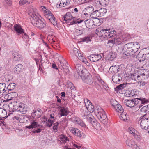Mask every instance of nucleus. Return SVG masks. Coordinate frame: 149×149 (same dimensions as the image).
I'll return each mask as SVG.
<instances>
[{
	"instance_id": "f704fd0d",
	"label": "nucleus",
	"mask_w": 149,
	"mask_h": 149,
	"mask_svg": "<svg viewBox=\"0 0 149 149\" xmlns=\"http://www.w3.org/2000/svg\"><path fill=\"white\" fill-rule=\"evenodd\" d=\"M114 108L117 112L120 113H123L124 111L123 108L119 103L115 106Z\"/></svg>"
},
{
	"instance_id": "ea45409f",
	"label": "nucleus",
	"mask_w": 149,
	"mask_h": 149,
	"mask_svg": "<svg viewBox=\"0 0 149 149\" xmlns=\"http://www.w3.org/2000/svg\"><path fill=\"white\" fill-rule=\"evenodd\" d=\"M99 1L102 7H105L108 5L109 2V0H99Z\"/></svg>"
},
{
	"instance_id": "4d7b16f0",
	"label": "nucleus",
	"mask_w": 149,
	"mask_h": 149,
	"mask_svg": "<svg viewBox=\"0 0 149 149\" xmlns=\"http://www.w3.org/2000/svg\"><path fill=\"white\" fill-rule=\"evenodd\" d=\"M111 39L109 40L107 42V44H111L112 46L115 45V41H114V39H113V37H111Z\"/></svg>"
},
{
	"instance_id": "72a5a7b5",
	"label": "nucleus",
	"mask_w": 149,
	"mask_h": 149,
	"mask_svg": "<svg viewBox=\"0 0 149 149\" xmlns=\"http://www.w3.org/2000/svg\"><path fill=\"white\" fill-rule=\"evenodd\" d=\"M48 19L51 23L54 26H56L57 23L55 18L53 15L51 16V17L48 18Z\"/></svg>"
},
{
	"instance_id": "f8f14e48",
	"label": "nucleus",
	"mask_w": 149,
	"mask_h": 149,
	"mask_svg": "<svg viewBox=\"0 0 149 149\" xmlns=\"http://www.w3.org/2000/svg\"><path fill=\"white\" fill-rule=\"evenodd\" d=\"M59 62L61 66V70L64 72V73L68 74L69 72L68 69V64L66 61L63 60L62 62L59 60Z\"/></svg>"
},
{
	"instance_id": "a18cd8bd",
	"label": "nucleus",
	"mask_w": 149,
	"mask_h": 149,
	"mask_svg": "<svg viewBox=\"0 0 149 149\" xmlns=\"http://www.w3.org/2000/svg\"><path fill=\"white\" fill-rule=\"evenodd\" d=\"M76 121L79 125L83 127H86V125L82 120L77 119L76 120Z\"/></svg>"
},
{
	"instance_id": "b1692460",
	"label": "nucleus",
	"mask_w": 149,
	"mask_h": 149,
	"mask_svg": "<svg viewBox=\"0 0 149 149\" xmlns=\"http://www.w3.org/2000/svg\"><path fill=\"white\" fill-rule=\"evenodd\" d=\"M126 84H127L123 83L119 85L115 88V90L117 91V92H118L120 93H122V90L123 89L124 90L125 88V87L126 86Z\"/></svg>"
},
{
	"instance_id": "ddd939ff",
	"label": "nucleus",
	"mask_w": 149,
	"mask_h": 149,
	"mask_svg": "<svg viewBox=\"0 0 149 149\" xmlns=\"http://www.w3.org/2000/svg\"><path fill=\"white\" fill-rule=\"evenodd\" d=\"M89 57L91 61L95 62L100 60L102 58V56L100 54H91Z\"/></svg>"
},
{
	"instance_id": "cd10ccee",
	"label": "nucleus",
	"mask_w": 149,
	"mask_h": 149,
	"mask_svg": "<svg viewBox=\"0 0 149 149\" xmlns=\"http://www.w3.org/2000/svg\"><path fill=\"white\" fill-rule=\"evenodd\" d=\"M81 13V10L80 8L79 7H78L77 8H75L72 9V14L74 13L75 16L77 17H78L79 15H80Z\"/></svg>"
},
{
	"instance_id": "3c124183",
	"label": "nucleus",
	"mask_w": 149,
	"mask_h": 149,
	"mask_svg": "<svg viewBox=\"0 0 149 149\" xmlns=\"http://www.w3.org/2000/svg\"><path fill=\"white\" fill-rule=\"evenodd\" d=\"M79 59L84 62L85 63L87 64V63H88V62L87 61V60L86 58H84L82 55V56H81L79 57Z\"/></svg>"
},
{
	"instance_id": "aec40b11",
	"label": "nucleus",
	"mask_w": 149,
	"mask_h": 149,
	"mask_svg": "<svg viewBox=\"0 0 149 149\" xmlns=\"http://www.w3.org/2000/svg\"><path fill=\"white\" fill-rule=\"evenodd\" d=\"M6 95V97H7L8 100H12L13 98L17 97L18 96L17 93L15 92H12Z\"/></svg>"
},
{
	"instance_id": "5fc2aeb1",
	"label": "nucleus",
	"mask_w": 149,
	"mask_h": 149,
	"mask_svg": "<svg viewBox=\"0 0 149 149\" xmlns=\"http://www.w3.org/2000/svg\"><path fill=\"white\" fill-rule=\"evenodd\" d=\"M76 136L81 138L84 137L85 136V135L82 133L81 132H80L79 130L77 132H76V133L75 134Z\"/></svg>"
},
{
	"instance_id": "6ab92c4d",
	"label": "nucleus",
	"mask_w": 149,
	"mask_h": 149,
	"mask_svg": "<svg viewBox=\"0 0 149 149\" xmlns=\"http://www.w3.org/2000/svg\"><path fill=\"white\" fill-rule=\"evenodd\" d=\"M12 55L13 60L14 61H19L22 60L21 55L17 52H14Z\"/></svg>"
},
{
	"instance_id": "864d4df0",
	"label": "nucleus",
	"mask_w": 149,
	"mask_h": 149,
	"mask_svg": "<svg viewBox=\"0 0 149 149\" xmlns=\"http://www.w3.org/2000/svg\"><path fill=\"white\" fill-rule=\"evenodd\" d=\"M120 119L123 120H127V117L126 114L125 113H123L120 115Z\"/></svg>"
},
{
	"instance_id": "7c9ffc66",
	"label": "nucleus",
	"mask_w": 149,
	"mask_h": 149,
	"mask_svg": "<svg viewBox=\"0 0 149 149\" xmlns=\"http://www.w3.org/2000/svg\"><path fill=\"white\" fill-rule=\"evenodd\" d=\"M68 109L67 108H64L63 109H61V110H60L59 115L60 117L66 116L68 115Z\"/></svg>"
},
{
	"instance_id": "4468645a",
	"label": "nucleus",
	"mask_w": 149,
	"mask_h": 149,
	"mask_svg": "<svg viewBox=\"0 0 149 149\" xmlns=\"http://www.w3.org/2000/svg\"><path fill=\"white\" fill-rule=\"evenodd\" d=\"M129 132L133 135L134 137L137 140H141V137L140 136H136L137 132L134 128L132 127H130L128 129Z\"/></svg>"
},
{
	"instance_id": "a19ab883",
	"label": "nucleus",
	"mask_w": 149,
	"mask_h": 149,
	"mask_svg": "<svg viewBox=\"0 0 149 149\" xmlns=\"http://www.w3.org/2000/svg\"><path fill=\"white\" fill-rule=\"evenodd\" d=\"M142 113H145L147 111L149 112V105H146L140 109Z\"/></svg>"
},
{
	"instance_id": "7ed1b4c3",
	"label": "nucleus",
	"mask_w": 149,
	"mask_h": 149,
	"mask_svg": "<svg viewBox=\"0 0 149 149\" xmlns=\"http://www.w3.org/2000/svg\"><path fill=\"white\" fill-rule=\"evenodd\" d=\"M149 101V100L146 99L145 98H134L130 100H126L124 103L126 106L131 108L137 105L140 108L141 107V104L147 103Z\"/></svg>"
},
{
	"instance_id": "e2e57ef3",
	"label": "nucleus",
	"mask_w": 149,
	"mask_h": 149,
	"mask_svg": "<svg viewBox=\"0 0 149 149\" xmlns=\"http://www.w3.org/2000/svg\"><path fill=\"white\" fill-rule=\"evenodd\" d=\"M95 118L94 117L91 115V116H90L87 119V120L89 121V122L91 124V122H93V121L94 120Z\"/></svg>"
},
{
	"instance_id": "13d9d810",
	"label": "nucleus",
	"mask_w": 149,
	"mask_h": 149,
	"mask_svg": "<svg viewBox=\"0 0 149 149\" xmlns=\"http://www.w3.org/2000/svg\"><path fill=\"white\" fill-rule=\"evenodd\" d=\"M58 122L54 124L53 126V131L56 132L57 131L58 126Z\"/></svg>"
},
{
	"instance_id": "1a4fd4ad",
	"label": "nucleus",
	"mask_w": 149,
	"mask_h": 149,
	"mask_svg": "<svg viewBox=\"0 0 149 149\" xmlns=\"http://www.w3.org/2000/svg\"><path fill=\"white\" fill-rule=\"evenodd\" d=\"M147 114H146L140 117V118L141 119L140 122V126L142 129L146 130L149 129V123L148 120L146 118Z\"/></svg>"
},
{
	"instance_id": "603ef678",
	"label": "nucleus",
	"mask_w": 149,
	"mask_h": 149,
	"mask_svg": "<svg viewBox=\"0 0 149 149\" xmlns=\"http://www.w3.org/2000/svg\"><path fill=\"white\" fill-rule=\"evenodd\" d=\"M54 122V121L53 120H51L50 118H49L47 121V126L49 127H51L52 126L53 123Z\"/></svg>"
},
{
	"instance_id": "393cba45",
	"label": "nucleus",
	"mask_w": 149,
	"mask_h": 149,
	"mask_svg": "<svg viewBox=\"0 0 149 149\" xmlns=\"http://www.w3.org/2000/svg\"><path fill=\"white\" fill-rule=\"evenodd\" d=\"M6 84L4 83H0V94L2 93L3 95H5L7 93V90H5Z\"/></svg>"
},
{
	"instance_id": "774afa93",
	"label": "nucleus",
	"mask_w": 149,
	"mask_h": 149,
	"mask_svg": "<svg viewBox=\"0 0 149 149\" xmlns=\"http://www.w3.org/2000/svg\"><path fill=\"white\" fill-rule=\"evenodd\" d=\"M144 58H145V59H149V54H148L147 53H146V52H144Z\"/></svg>"
},
{
	"instance_id": "a878e982",
	"label": "nucleus",
	"mask_w": 149,
	"mask_h": 149,
	"mask_svg": "<svg viewBox=\"0 0 149 149\" xmlns=\"http://www.w3.org/2000/svg\"><path fill=\"white\" fill-rule=\"evenodd\" d=\"M75 17H74L70 13L67 12L63 16L64 20L65 21H69Z\"/></svg>"
},
{
	"instance_id": "c756f323",
	"label": "nucleus",
	"mask_w": 149,
	"mask_h": 149,
	"mask_svg": "<svg viewBox=\"0 0 149 149\" xmlns=\"http://www.w3.org/2000/svg\"><path fill=\"white\" fill-rule=\"evenodd\" d=\"M137 58H138L140 62L144 61L145 60L144 53L142 51H140L137 55Z\"/></svg>"
},
{
	"instance_id": "bb28decb",
	"label": "nucleus",
	"mask_w": 149,
	"mask_h": 149,
	"mask_svg": "<svg viewBox=\"0 0 149 149\" xmlns=\"http://www.w3.org/2000/svg\"><path fill=\"white\" fill-rule=\"evenodd\" d=\"M122 79V77L118 75H113L112 77V80L115 83H119Z\"/></svg>"
},
{
	"instance_id": "423d86ee",
	"label": "nucleus",
	"mask_w": 149,
	"mask_h": 149,
	"mask_svg": "<svg viewBox=\"0 0 149 149\" xmlns=\"http://www.w3.org/2000/svg\"><path fill=\"white\" fill-rule=\"evenodd\" d=\"M14 30L16 31L18 35L22 34V38L26 42L29 41V37L28 36L26 33L24 32L23 29L20 26L17 24L15 25L14 26Z\"/></svg>"
},
{
	"instance_id": "e433bc0d",
	"label": "nucleus",
	"mask_w": 149,
	"mask_h": 149,
	"mask_svg": "<svg viewBox=\"0 0 149 149\" xmlns=\"http://www.w3.org/2000/svg\"><path fill=\"white\" fill-rule=\"evenodd\" d=\"M23 68V65L21 64H18L15 66V67L14 71L16 73H18L20 72L21 70Z\"/></svg>"
},
{
	"instance_id": "0e129e2a",
	"label": "nucleus",
	"mask_w": 149,
	"mask_h": 149,
	"mask_svg": "<svg viewBox=\"0 0 149 149\" xmlns=\"http://www.w3.org/2000/svg\"><path fill=\"white\" fill-rule=\"evenodd\" d=\"M52 36L49 35L48 36V38L49 39V42H51V43L52 44L53 43H54L55 42V41L54 40H52V38L51 39Z\"/></svg>"
},
{
	"instance_id": "a211bd4d",
	"label": "nucleus",
	"mask_w": 149,
	"mask_h": 149,
	"mask_svg": "<svg viewBox=\"0 0 149 149\" xmlns=\"http://www.w3.org/2000/svg\"><path fill=\"white\" fill-rule=\"evenodd\" d=\"M96 31L97 32V34H98V33H102V36L103 35V34H104L107 37V38L108 36H110V35H111V34H110L109 32V29H104L100 30V29H98L96 30Z\"/></svg>"
},
{
	"instance_id": "4be33fe9",
	"label": "nucleus",
	"mask_w": 149,
	"mask_h": 149,
	"mask_svg": "<svg viewBox=\"0 0 149 149\" xmlns=\"http://www.w3.org/2000/svg\"><path fill=\"white\" fill-rule=\"evenodd\" d=\"M130 43L132 45V48L133 52H134V53L136 52L137 49L140 47V45L139 43L137 42H131Z\"/></svg>"
},
{
	"instance_id": "c85d7f7f",
	"label": "nucleus",
	"mask_w": 149,
	"mask_h": 149,
	"mask_svg": "<svg viewBox=\"0 0 149 149\" xmlns=\"http://www.w3.org/2000/svg\"><path fill=\"white\" fill-rule=\"evenodd\" d=\"M84 23L87 28L91 27L94 24V21L92 19H89L84 21Z\"/></svg>"
},
{
	"instance_id": "f03ea898",
	"label": "nucleus",
	"mask_w": 149,
	"mask_h": 149,
	"mask_svg": "<svg viewBox=\"0 0 149 149\" xmlns=\"http://www.w3.org/2000/svg\"><path fill=\"white\" fill-rule=\"evenodd\" d=\"M9 111L14 112L16 110L19 111L23 114H25L27 112L26 108L24 105L18 101H16L11 102L9 105Z\"/></svg>"
},
{
	"instance_id": "37998d69",
	"label": "nucleus",
	"mask_w": 149,
	"mask_h": 149,
	"mask_svg": "<svg viewBox=\"0 0 149 149\" xmlns=\"http://www.w3.org/2000/svg\"><path fill=\"white\" fill-rule=\"evenodd\" d=\"M60 136L61 140L63 143H65L67 141H69L68 138L65 136L62 135Z\"/></svg>"
},
{
	"instance_id": "5701e85b",
	"label": "nucleus",
	"mask_w": 149,
	"mask_h": 149,
	"mask_svg": "<svg viewBox=\"0 0 149 149\" xmlns=\"http://www.w3.org/2000/svg\"><path fill=\"white\" fill-rule=\"evenodd\" d=\"M91 116V114L89 113V111L87 109L83 110L81 113V116L83 119H86L90 116Z\"/></svg>"
},
{
	"instance_id": "f257e3e1",
	"label": "nucleus",
	"mask_w": 149,
	"mask_h": 149,
	"mask_svg": "<svg viewBox=\"0 0 149 149\" xmlns=\"http://www.w3.org/2000/svg\"><path fill=\"white\" fill-rule=\"evenodd\" d=\"M28 13L32 19L31 23L35 26L40 29L44 28L46 26L45 21L37 13L36 9H31Z\"/></svg>"
},
{
	"instance_id": "412c9836",
	"label": "nucleus",
	"mask_w": 149,
	"mask_h": 149,
	"mask_svg": "<svg viewBox=\"0 0 149 149\" xmlns=\"http://www.w3.org/2000/svg\"><path fill=\"white\" fill-rule=\"evenodd\" d=\"M119 66L118 65H114L110 67L109 69V72L113 74L117 73L119 71Z\"/></svg>"
},
{
	"instance_id": "69168bd1",
	"label": "nucleus",
	"mask_w": 149,
	"mask_h": 149,
	"mask_svg": "<svg viewBox=\"0 0 149 149\" xmlns=\"http://www.w3.org/2000/svg\"><path fill=\"white\" fill-rule=\"evenodd\" d=\"M27 2L28 1H27L26 0H20L19 1V3L20 5H22Z\"/></svg>"
},
{
	"instance_id": "49530a36",
	"label": "nucleus",
	"mask_w": 149,
	"mask_h": 149,
	"mask_svg": "<svg viewBox=\"0 0 149 149\" xmlns=\"http://www.w3.org/2000/svg\"><path fill=\"white\" fill-rule=\"evenodd\" d=\"M15 83L10 84L8 86L7 89L9 91H11L13 90L15 87Z\"/></svg>"
},
{
	"instance_id": "c9c22d12",
	"label": "nucleus",
	"mask_w": 149,
	"mask_h": 149,
	"mask_svg": "<svg viewBox=\"0 0 149 149\" xmlns=\"http://www.w3.org/2000/svg\"><path fill=\"white\" fill-rule=\"evenodd\" d=\"M126 144L130 147H132L135 143L134 141L131 139H128L126 141Z\"/></svg>"
},
{
	"instance_id": "2eb2a0df",
	"label": "nucleus",
	"mask_w": 149,
	"mask_h": 149,
	"mask_svg": "<svg viewBox=\"0 0 149 149\" xmlns=\"http://www.w3.org/2000/svg\"><path fill=\"white\" fill-rule=\"evenodd\" d=\"M16 119L21 123H26L29 120V117L24 115H19L16 117Z\"/></svg>"
},
{
	"instance_id": "bf43d9fd",
	"label": "nucleus",
	"mask_w": 149,
	"mask_h": 149,
	"mask_svg": "<svg viewBox=\"0 0 149 149\" xmlns=\"http://www.w3.org/2000/svg\"><path fill=\"white\" fill-rule=\"evenodd\" d=\"M84 102L86 107H87L88 105L89 104H92V103L90 101L87 99H86L84 100Z\"/></svg>"
},
{
	"instance_id": "09e8293b",
	"label": "nucleus",
	"mask_w": 149,
	"mask_h": 149,
	"mask_svg": "<svg viewBox=\"0 0 149 149\" xmlns=\"http://www.w3.org/2000/svg\"><path fill=\"white\" fill-rule=\"evenodd\" d=\"M91 40L90 39V38L88 37H85L82 38L80 39V41L81 42H86L87 43L89 41H90Z\"/></svg>"
},
{
	"instance_id": "6e6d98bb",
	"label": "nucleus",
	"mask_w": 149,
	"mask_h": 149,
	"mask_svg": "<svg viewBox=\"0 0 149 149\" xmlns=\"http://www.w3.org/2000/svg\"><path fill=\"white\" fill-rule=\"evenodd\" d=\"M95 124V125H94V126L93 127L97 130H100V123L97 121Z\"/></svg>"
},
{
	"instance_id": "8fccbe9b",
	"label": "nucleus",
	"mask_w": 149,
	"mask_h": 149,
	"mask_svg": "<svg viewBox=\"0 0 149 149\" xmlns=\"http://www.w3.org/2000/svg\"><path fill=\"white\" fill-rule=\"evenodd\" d=\"M110 103L114 108L118 104V102L116 100L113 99H111V100Z\"/></svg>"
},
{
	"instance_id": "9d476101",
	"label": "nucleus",
	"mask_w": 149,
	"mask_h": 149,
	"mask_svg": "<svg viewBox=\"0 0 149 149\" xmlns=\"http://www.w3.org/2000/svg\"><path fill=\"white\" fill-rule=\"evenodd\" d=\"M149 76V71L147 69H142L141 70L140 74L137 76V78L138 80L141 78V80H145L147 79Z\"/></svg>"
},
{
	"instance_id": "9b49d317",
	"label": "nucleus",
	"mask_w": 149,
	"mask_h": 149,
	"mask_svg": "<svg viewBox=\"0 0 149 149\" xmlns=\"http://www.w3.org/2000/svg\"><path fill=\"white\" fill-rule=\"evenodd\" d=\"M86 73H85L80 76V78H81L84 82L91 85L93 83L92 77L90 75H87Z\"/></svg>"
},
{
	"instance_id": "2f4dec72",
	"label": "nucleus",
	"mask_w": 149,
	"mask_h": 149,
	"mask_svg": "<svg viewBox=\"0 0 149 149\" xmlns=\"http://www.w3.org/2000/svg\"><path fill=\"white\" fill-rule=\"evenodd\" d=\"M68 3L67 2V0H61L59 2V4H58L57 5V7H62L68 5Z\"/></svg>"
},
{
	"instance_id": "58836bf2",
	"label": "nucleus",
	"mask_w": 149,
	"mask_h": 149,
	"mask_svg": "<svg viewBox=\"0 0 149 149\" xmlns=\"http://www.w3.org/2000/svg\"><path fill=\"white\" fill-rule=\"evenodd\" d=\"M87 109V110L89 111V112L90 111V112H93V111L95 112V109H97V108H94V107L93 105H92V104H90L87 106V107H86Z\"/></svg>"
},
{
	"instance_id": "de8ad7c7",
	"label": "nucleus",
	"mask_w": 149,
	"mask_h": 149,
	"mask_svg": "<svg viewBox=\"0 0 149 149\" xmlns=\"http://www.w3.org/2000/svg\"><path fill=\"white\" fill-rule=\"evenodd\" d=\"M109 32L110 34H111V35H110V36H108V38H110L111 37H113L116 36V31L114 30H111V31H110V29H109Z\"/></svg>"
},
{
	"instance_id": "680f3d73",
	"label": "nucleus",
	"mask_w": 149,
	"mask_h": 149,
	"mask_svg": "<svg viewBox=\"0 0 149 149\" xmlns=\"http://www.w3.org/2000/svg\"><path fill=\"white\" fill-rule=\"evenodd\" d=\"M95 118L94 117L91 115V116H90L87 119V120L89 121V122L91 124V122H93V121L94 120Z\"/></svg>"
},
{
	"instance_id": "dca6fc26",
	"label": "nucleus",
	"mask_w": 149,
	"mask_h": 149,
	"mask_svg": "<svg viewBox=\"0 0 149 149\" xmlns=\"http://www.w3.org/2000/svg\"><path fill=\"white\" fill-rule=\"evenodd\" d=\"M70 54L72 57L74 58V56L77 57L78 59L79 57L82 56V54L80 52V51L76 48H74L72 51L70 52Z\"/></svg>"
},
{
	"instance_id": "0eeeda50",
	"label": "nucleus",
	"mask_w": 149,
	"mask_h": 149,
	"mask_svg": "<svg viewBox=\"0 0 149 149\" xmlns=\"http://www.w3.org/2000/svg\"><path fill=\"white\" fill-rule=\"evenodd\" d=\"M122 51L124 54L127 56L132 55L134 54L132 48V45L130 43H127L124 46Z\"/></svg>"
},
{
	"instance_id": "c03bdc74",
	"label": "nucleus",
	"mask_w": 149,
	"mask_h": 149,
	"mask_svg": "<svg viewBox=\"0 0 149 149\" xmlns=\"http://www.w3.org/2000/svg\"><path fill=\"white\" fill-rule=\"evenodd\" d=\"M98 13L99 14L100 13L101 16L103 15L104 14H105L107 12V9L105 8H100L98 10Z\"/></svg>"
},
{
	"instance_id": "20e7f679",
	"label": "nucleus",
	"mask_w": 149,
	"mask_h": 149,
	"mask_svg": "<svg viewBox=\"0 0 149 149\" xmlns=\"http://www.w3.org/2000/svg\"><path fill=\"white\" fill-rule=\"evenodd\" d=\"M95 114L98 119L104 124L107 123L108 119L105 111L102 109L97 108L95 110Z\"/></svg>"
},
{
	"instance_id": "4c0bfd02",
	"label": "nucleus",
	"mask_w": 149,
	"mask_h": 149,
	"mask_svg": "<svg viewBox=\"0 0 149 149\" xmlns=\"http://www.w3.org/2000/svg\"><path fill=\"white\" fill-rule=\"evenodd\" d=\"M38 125L37 122L33 121L31 123V124L29 126H28L26 127L29 129L37 127Z\"/></svg>"
},
{
	"instance_id": "6e6552de",
	"label": "nucleus",
	"mask_w": 149,
	"mask_h": 149,
	"mask_svg": "<svg viewBox=\"0 0 149 149\" xmlns=\"http://www.w3.org/2000/svg\"><path fill=\"white\" fill-rule=\"evenodd\" d=\"M75 68L77 73V74H75V76L77 78L80 79V76L87 72L86 70L80 64H76Z\"/></svg>"
},
{
	"instance_id": "338daca9",
	"label": "nucleus",
	"mask_w": 149,
	"mask_h": 149,
	"mask_svg": "<svg viewBox=\"0 0 149 149\" xmlns=\"http://www.w3.org/2000/svg\"><path fill=\"white\" fill-rule=\"evenodd\" d=\"M45 27V29L47 31H48V32H50L51 31H52V30H53L52 29L51 27L48 25L47 26H46Z\"/></svg>"
},
{
	"instance_id": "473e14b6",
	"label": "nucleus",
	"mask_w": 149,
	"mask_h": 149,
	"mask_svg": "<svg viewBox=\"0 0 149 149\" xmlns=\"http://www.w3.org/2000/svg\"><path fill=\"white\" fill-rule=\"evenodd\" d=\"M43 8H45V10L44 12V15L47 18L51 17V16L53 15L51 11L48 9H46V8L44 6Z\"/></svg>"
},
{
	"instance_id": "f3484780",
	"label": "nucleus",
	"mask_w": 149,
	"mask_h": 149,
	"mask_svg": "<svg viewBox=\"0 0 149 149\" xmlns=\"http://www.w3.org/2000/svg\"><path fill=\"white\" fill-rule=\"evenodd\" d=\"M93 6L94 8L95 12L99 13L98 10L102 7L99 0H94L93 3Z\"/></svg>"
},
{
	"instance_id": "052dcab7",
	"label": "nucleus",
	"mask_w": 149,
	"mask_h": 149,
	"mask_svg": "<svg viewBox=\"0 0 149 149\" xmlns=\"http://www.w3.org/2000/svg\"><path fill=\"white\" fill-rule=\"evenodd\" d=\"M83 21V20H77V21H73L72 22H71V24H77V23L79 24L81 23Z\"/></svg>"
},
{
	"instance_id": "39448f33",
	"label": "nucleus",
	"mask_w": 149,
	"mask_h": 149,
	"mask_svg": "<svg viewBox=\"0 0 149 149\" xmlns=\"http://www.w3.org/2000/svg\"><path fill=\"white\" fill-rule=\"evenodd\" d=\"M95 10L93 6L90 5L86 7L83 10V12L84 13L83 14L84 15L87 17L88 15H93L94 16L98 17V15H97V12H95Z\"/></svg>"
},
{
	"instance_id": "79ce46f5",
	"label": "nucleus",
	"mask_w": 149,
	"mask_h": 149,
	"mask_svg": "<svg viewBox=\"0 0 149 149\" xmlns=\"http://www.w3.org/2000/svg\"><path fill=\"white\" fill-rule=\"evenodd\" d=\"M115 41V45H117L121 44L122 42V40L120 38H116V36L113 37Z\"/></svg>"
}]
</instances>
